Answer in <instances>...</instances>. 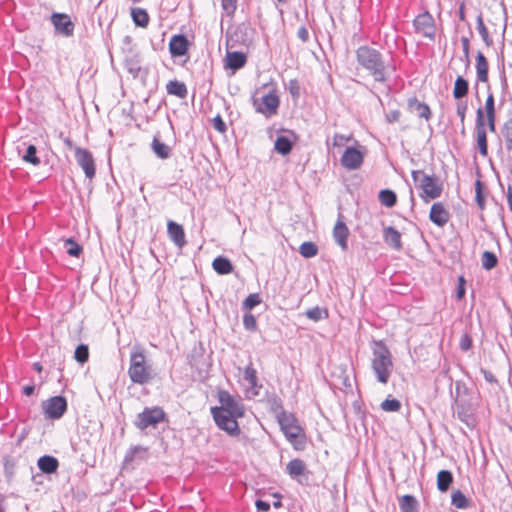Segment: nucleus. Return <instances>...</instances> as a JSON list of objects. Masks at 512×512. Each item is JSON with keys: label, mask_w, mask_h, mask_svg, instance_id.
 Masks as SVG:
<instances>
[{"label": "nucleus", "mask_w": 512, "mask_h": 512, "mask_svg": "<svg viewBox=\"0 0 512 512\" xmlns=\"http://www.w3.org/2000/svg\"><path fill=\"white\" fill-rule=\"evenodd\" d=\"M128 375L131 382L138 385L148 384L155 378L151 365L146 363L144 350L139 346L133 347L130 353Z\"/></svg>", "instance_id": "1"}, {"label": "nucleus", "mask_w": 512, "mask_h": 512, "mask_svg": "<svg viewBox=\"0 0 512 512\" xmlns=\"http://www.w3.org/2000/svg\"><path fill=\"white\" fill-rule=\"evenodd\" d=\"M372 353V370L380 383L387 384L393 371L391 353L381 341L373 343Z\"/></svg>", "instance_id": "2"}, {"label": "nucleus", "mask_w": 512, "mask_h": 512, "mask_svg": "<svg viewBox=\"0 0 512 512\" xmlns=\"http://www.w3.org/2000/svg\"><path fill=\"white\" fill-rule=\"evenodd\" d=\"M357 60L359 65L369 71L376 81L386 80L387 67L377 50L367 46L360 47L357 50Z\"/></svg>", "instance_id": "3"}, {"label": "nucleus", "mask_w": 512, "mask_h": 512, "mask_svg": "<svg viewBox=\"0 0 512 512\" xmlns=\"http://www.w3.org/2000/svg\"><path fill=\"white\" fill-rule=\"evenodd\" d=\"M412 178L416 186L421 190L420 197L425 202L441 196L442 185L434 176L427 175L421 170H414L412 171Z\"/></svg>", "instance_id": "4"}, {"label": "nucleus", "mask_w": 512, "mask_h": 512, "mask_svg": "<svg viewBox=\"0 0 512 512\" xmlns=\"http://www.w3.org/2000/svg\"><path fill=\"white\" fill-rule=\"evenodd\" d=\"M281 430L285 434L287 440L295 449L303 448L301 428L296 423V419L292 414L282 411L277 416Z\"/></svg>", "instance_id": "5"}, {"label": "nucleus", "mask_w": 512, "mask_h": 512, "mask_svg": "<svg viewBox=\"0 0 512 512\" xmlns=\"http://www.w3.org/2000/svg\"><path fill=\"white\" fill-rule=\"evenodd\" d=\"M166 420L167 415L163 408L159 406L145 407L142 412L137 414L134 426L140 431H144L149 427L156 428L159 423Z\"/></svg>", "instance_id": "6"}, {"label": "nucleus", "mask_w": 512, "mask_h": 512, "mask_svg": "<svg viewBox=\"0 0 512 512\" xmlns=\"http://www.w3.org/2000/svg\"><path fill=\"white\" fill-rule=\"evenodd\" d=\"M211 414L219 429L227 432L231 436H237L240 434L239 425L237 419L239 417L232 416L229 413L218 409L217 406L211 407Z\"/></svg>", "instance_id": "7"}, {"label": "nucleus", "mask_w": 512, "mask_h": 512, "mask_svg": "<svg viewBox=\"0 0 512 512\" xmlns=\"http://www.w3.org/2000/svg\"><path fill=\"white\" fill-rule=\"evenodd\" d=\"M218 400L221 404V406H219L218 409H223L224 412L229 413L232 416H244L245 408L241 399L232 396L226 390H220L218 392Z\"/></svg>", "instance_id": "8"}, {"label": "nucleus", "mask_w": 512, "mask_h": 512, "mask_svg": "<svg viewBox=\"0 0 512 512\" xmlns=\"http://www.w3.org/2000/svg\"><path fill=\"white\" fill-rule=\"evenodd\" d=\"M67 406L65 397L61 395L53 396L43 403L44 414L48 419H60L67 411Z\"/></svg>", "instance_id": "9"}, {"label": "nucleus", "mask_w": 512, "mask_h": 512, "mask_svg": "<svg viewBox=\"0 0 512 512\" xmlns=\"http://www.w3.org/2000/svg\"><path fill=\"white\" fill-rule=\"evenodd\" d=\"M75 159L83 169L85 176L92 179L95 176V162L92 153L84 148L75 147Z\"/></svg>", "instance_id": "10"}, {"label": "nucleus", "mask_w": 512, "mask_h": 512, "mask_svg": "<svg viewBox=\"0 0 512 512\" xmlns=\"http://www.w3.org/2000/svg\"><path fill=\"white\" fill-rule=\"evenodd\" d=\"M364 160V151L355 147H347L341 156V164L348 170H357Z\"/></svg>", "instance_id": "11"}, {"label": "nucleus", "mask_w": 512, "mask_h": 512, "mask_svg": "<svg viewBox=\"0 0 512 512\" xmlns=\"http://www.w3.org/2000/svg\"><path fill=\"white\" fill-rule=\"evenodd\" d=\"M476 135H477V146L482 156H487V135L485 129V119L482 108H478L476 112Z\"/></svg>", "instance_id": "12"}, {"label": "nucleus", "mask_w": 512, "mask_h": 512, "mask_svg": "<svg viewBox=\"0 0 512 512\" xmlns=\"http://www.w3.org/2000/svg\"><path fill=\"white\" fill-rule=\"evenodd\" d=\"M51 22L54 25L56 32L59 34L66 37L73 35L75 26L69 15L64 13H53L51 15Z\"/></svg>", "instance_id": "13"}, {"label": "nucleus", "mask_w": 512, "mask_h": 512, "mask_svg": "<svg viewBox=\"0 0 512 512\" xmlns=\"http://www.w3.org/2000/svg\"><path fill=\"white\" fill-rule=\"evenodd\" d=\"M414 26L417 32L423 36L433 39L435 34L434 20L429 13H422L414 20Z\"/></svg>", "instance_id": "14"}, {"label": "nucleus", "mask_w": 512, "mask_h": 512, "mask_svg": "<svg viewBox=\"0 0 512 512\" xmlns=\"http://www.w3.org/2000/svg\"><path fill=\"white\" fill-rule=\"evenodd\" d=\"M189 41L183 34L172 36L169 42V52L172 57H181L188 52Z\"/></svg>", "instance_id": "15"}, {"label": "nucleus", "mask_w": 512, "mask_h": 512, "mask_svg": "<svg viewBox=\"0 0 512 512\" xmlns=\"http://www.w3.org/2000/svg\"><path fill=\"white\" fill-rule=\"evenodd\" d=\"M279 103V98L275 93H268L262 97L261 104L256 111L269 117L277 113Z\"/></svg>", "instance_id": "16"}, {"label": "nucleus", "mask_w": 512, "mask_h": 512, "mask_svg": "<svg viewBox=\"0 0 512 512\" xmlns=\"http://www.w3.org/2000/svg\"><path fill=\"white\" fill-rule=\"evenodd\" d=\"M124 64L128 72L134 77L139 75L141 70V57L139 53L133 49V47H130L127 51H125Z\"/></svg>", "instance_id": "17"}, {"label": "nucleus", "mask_w": 512, "mask_h": 512, "mask_svg": "<svg viewBox=\"0 0 512 512\" xmlns=\"http://www.w3.org/2000/svg\"><path fill=\"white\" fill-rule=\"evenodd\" d=\"M429 219L439 227H443L449 221V212L441 202L434 203L431 207Z\"/></svg>", "instance_id": "18"}, {"label": "nucleus", "mask_w": 512, "mask_h": 512, "mask_svg": "<svg viewBox=\"0 0 512 512\" xmlns=\"http://www.w3.org/2000/svg\"><path fill=\"white\" fill-rule=\"evenodd\" d=\"M167 233L171 241H173L177 247L182 248L186 245L185 232L180 224L169 221L167 224Z\"/></svg>", "instance_id": "19"}, {"label": "nucleus", "mask_w": 512, "mask_h": 512, "mask_svg": "<svg viewBox=\"0 0 512 512\" xmlns=\"http://www.w3.org/2000/svg\"><path fill=\"white\" fill-rule=\"evenodd\" d=\"M246 56L242 52H228L226 55V67L236 71L246 64Z\"/></svg>", "instance_id": "20"}, {"label": "nucleus", "mask_w": 512, "mask_h": 512, "mask_svg": "<svg viewBox=\"0 0 512 512\" xmlns=\"http://www.w3.org/2000/svg\"><path fill=\"white\" fill-rule=\"evenodd\" d=\"M348 228L342 221H338L333 229V237L336 243L345 250L347 248Z\"/></svg>", "instance_id": "21"}, {"label": "nucleus", "mask_w": 512, "mask_h": 512, "mask_svg": "<svg viewBox=\"0 0 512 512\" xmlns=\"http://www.w3.org/2000/svg\"><path fill=\"white\" fill-rule=\"evenodd\" d=\"M38 468L46 474H51L56 472L59 466L58 460L49 455H44L38 459Z\"/></svg>", "instance_id": "22"}, {"label": "nucleus", "mask_w": 512, "mask_h": 512, "mask_svg": "<svg viewBox=\"0 0 512 512\" xmlns=\"http://www.w3.org/2000/svg\"><path fill=\"white\" fill-rule=\"evenodd\" d=\"M385 242L396 250H400L402 247L401 234L393 227H387L384 230Z\"/></svg>", "instance_id": "23"}, {"label": "nucleus", "mask_w": 512, "mask_h": 512, "mask_svg": "<svg viewBox=\"0 0 512 512\" xmlns=\"http://www.w3.org/2000/svg\"><path fill=\"white\" fill-rule=\"evenodd\" d=\"M213 269L220 275H226L233 271V265L231 261L223 256H218L213 260Z\"/></svg>", "instance_id": "24"}, {"label": "nucleus", "mask_w": 512, "mask_h": 512, "mask_svg": "<svg viewBox=\"0 0 512 512\" xmlns=\"http://www.w3.org/2000/svg\"><path fill=\"white\" fill-rule=\"evenodd\" d=\"M408 106L412 112H416L417 115L421 118L428 120L430 118L431 112L428 105L418 101L416 98L409 99Z\"/></svg>", "instance_id": "25"}, {"label": "nucleus", "mask_w": 512, "mask_h": 512, "mask_svg": "<svg viewBox=\"0 0 512 512\" xmlns=\"http://www.w3.org/2000/svg\"><path fill=\"white\" fill-rule=\"evenodd\" d=\"M131 17L136 26L145 28L149 23V15L147 11L140 7L131 9Z\"/></svg>", "instance_id": "26"}, {"label": "nucleus", "mask_w": 512, "mask_h": 512, "mask_svg": "<svg viewBox=\"0 0 512 512\" xmlns=\"http://www.w3.org/2000/svg\"><path fill=\"white\" fill-rule=\"evenodd\" d=\"M151 147L158 158L167 159L170 157L171 148L165 143L161 142L157 136L153 138Z\"/></svg>", "instance_id": "27"}, {"label": "nucleus", "mask_w": 512, "mask_h": 512, "mask_svg": "<svg viewBox=\"0 0 512 512\" xmlns=\"http://www.w3.org/2000/svg\"><path fill=\"white\" fill-rule=\"evenodd\" d=\"M477 78L481 82L488 80V63L485 56L479 52L476 58Z\"/></svg>", "instance_id": "28"}, {"label": "nucleus", "mask_w": 512, "mask_h": 512, "mask_svg": "<svg viewBox=\"0 0 512 512\" xmlns=\"http://www.w3.org/2000/svg\"><path fill=\"white\" fill-rule=\"evenodd\" d=\"M401 512H418V502L412 495H404L399 499Z\"/></svg>", "instance_id": "29"}, {"label": "nucleus", "mask_w": 512, "mask_h": 512, "mask_svg": "<svg viewBox=\"0 0 512 512\" xmlns=\"http://www.w3.org/2000/svg\"><path fill=\"white\" fill-rule=\"evenodd\" d=\"M292 147V140L289 137L283 135L278 136L274 144L275 150L281 155L289 154L292 150Z\"/></svg>", "instance_id": "30"}, {"label": "nucleus", "mask_w": 512, "mask_h": 512, "mask_svg": "<svg viewBox=\"0 0 512 512\" xmlns=\"http://www.w3.org/2000/svg\"><path fill=\"white\" fill-rule=\"evenodd\" d=\"M286 471L292 478H297L304 474L305 464L300 459H293L287 464Z\"/></svg>", "instance_id": "31"}, {"label": "nucleus", "mask_w": 512, "mask_h": 512, "mask_svg": "<svg viewBox=\"0 0 512 512\" xmlns=\"http://www.w3.org/2000/svg\"><path fill=\"white\" fill-rule=\"evenodd\" d=\"M167 93L170 95H175L180 98H184L187 95V87L183 82L173 80L170 81L167 86Z\"/></svg>", "instance_id": "32"}, {"label": "nucleus", "mask_w": 512, "mask_h": 512, "mask_svg": "<svg viewBox=\"0 0 512 512\" xmlns=\"http://www.w3.org/2000/svg\"><path fill=\"white\" fill-rule=\"evenodd\" d=\"M453 481V476L448 470H441L437 475V488L441 492L448 490L450 484Z\"/></svg>", "instance_id": "33"}, {"label": "nucleus", "mask_w": 512, "mask_h": 512, "mask_svg": "<svg viewBox=\"0 0 512 512\" xmlns=\"http://www.w3.org/2000/svg\"><path fill=\"white\" fill-rule=\"evenodd\" d=\"M22 160L34 166H38L41 163L40 158L37 156V148L35 145L30 144L26 147L25 153L22 155Z\"/></svg>", "instance_id": "34"}, {"label": "nucleus", "mask_w": 512, "mask_h": 512, "mask_svg": "<svg viewBox=\"0 0 512 512\" xmlns=\"http://www.w3.org/2000/svg\"><path fill=\"white\" fill-rule=\"evenodd\" d=\"M468 93V82L461 76L454 83L453 96L456 99L464 97Z\"/></svg>", "instance_id": "35"}, {"label": "nucleus", "mask_w": 512, "mask_h": 512, "mask_svg": "<svg viewBox=\"0 0 512 512\" xmlns=\"http://www.w3.org/2000/svg\"><path fill=\"white\" fill-rule=\"evenodd\" d=\"M379 201L382 205L386 207H393L396 204L397 197L396 194L389 189H383L379 192Z\"/></svg>", "instance_id": "36"}, {"label": "nucleus", "mask_w": 512, "mask_h": 512, "mask_svg": "<svg viewBox=\"0 0 512 512\" xmlns=\"http://www.w3.org/2000/svg\"><path fill=\"white\" fill-rule=\"evenodd\" d=\"M451 502L458 509H465L469 506V500L460 490L453 491Z\"/></svg>", "instance_id": "37"}, {"label": "nucleus", "mask_w": 512, "mask_h": 512, "mask_svg": "<svg viewBox=\"0 0 512 512\" xmlns=\"http://www.w3.org/2000/svg\"><path fill=\"white\" fill-rule=\"evenodd\" d=\"M243 379L247 382L248 386L252 389L257 387V372L252 365H248L244 369Z\"/></svg>", "instance_id": "38"}, {"label": "nucleus", "mask_w": 512, "mask_h": 512, "mask_svg": "<svg viewBox=\"0 0 512 512\" xmlns=\"http://www.w3.org/2000/svg\"><path fill=\"white\" fill-rule=\"evenodd\" d=\"M64 247L66 248L67 254L72 257H79L83 250L73 238L66 239L64 241Z\"/></svg>", "instance_id": "39"}, {"label": "nucleus", "mask_w": 512, "mask_h": 512, "mask_svg": "<svg viewBox=\"0 0 512 512\" xmlns=\"http://www.w3.org/2000/svg\"><path fill=\"white\" fill-rule=\"evenodd\" d=\"M300 254L305 258H310L318 253V247L313 242H304L299 248Z\"/></svg>", "instance_id": "40"}, {"label": "nucleus", "mask_w": 512, "mask_h": 512, "mask_svg": "<svg viewBox=\"0 0 512 512\" xmlns=\"http://www.w3.org/2000/svg\"><path fill=\"white\" fill-rule=\"evenodd\" d=\"M74 358L80 364H84L85 362H87L89 359L88 346L85 344L78 345L74 352Z\"/></svg>", "instance_id": "41"}, {"label": "nucleus", "mask_w": 512, "mask_h": 512, "mask_svg": "<svg viewBox=\"0 0 512 512\" xmlns=\"http://www.w3.org/2000/svg\"><path fill=\"white\" fill-rule=\"evenodd\" d=\"M482 266L486 270H491L497 264V257L490 251H484L481 258Z\"/></svg>", "instance_id": "42"}, {"label": "nucleus", "mask_w": 512, "mask_h": 512, "mask_svg": "<svg viewBox=\"0 0 512 512\" xmlns=\"http://www.w3.org/2000/svg\"><path fill=\"white\" fill-rule=\"evenodd\" d=\"M261 297L258 293L249 294L243 301V309L252 310L254 307L261 303Z\"/></svg>", "instance_id": "43"}, {"label": "nucleus", "mask_w": 512, "mask_h": 512, "mask_svg": "<svg viewBox=\"0 0 512 512\" xmlns=\"http://www.w3.org/2000/svg\"><path fill=\"white\" fill-rule=\"evenodd\" d=\"M401 408V403L397 399H385L381 403V409L385 412H397Z\"/></svg>", "instance_id": "44"}, {"label": "nucleus", "mask_w": 512, "mask_h": 512, "mask_svg": "<svg viewBox=\"0 0 512 512\" xmlns=\"http://www.w3.org/2000/svg\"><path fill=\"white\" fill-rule=\"evenodd\" d=\"M238 0H221V7L224 13L231 17L235 14Z\"/></svg>", "instance_id": "45"}, {"label": "nucleus", "mask_w": 512, "mask_h": 512, "mask_svg": "<svg viewBox=\"0 0 512 512\" xmlns=\"http://www.w3.org/2000/svg\"><path fill=\"white\" fill-rule=\"evenodd\" d=\"M502 134L505 138L507 149L512 150V119L505 123Z\"/></svg>", "instance_id": "46"}, {"label": "nucleus", "mask_w": 512, "mask_h": 512, "mask_svg": "<svg viewBox=\"0 0 512 512\" xmlns=\"http://www.w3.org/2000/svg\"><path fill=\"white\" fill-rule=\"evenodd\" d=\"M243 325L246 330L254 332L257 329V321L254 315L246 313L243 316Z\"/></svg>", "instance_id": "47"}, {"label": "nucleus", "mask_w": 512, "mask_h": 512, "mask_svg": "<svg viewBox=\"0 0 512 512\" xmlns=\"http://www.w3.org/2000/svg\"><path fill=\"white\" fill-rule=\"evenodd\" d=\"M212 125L213 128L220 133H225L227 130L226 123L220 115H217L212 119Z\"/></svg>", "instance_id": "48"}, {"label": "nucleus", "mask_w": 512, "mask_h": 512, "mask_svg": "<svg viewBox=\"0 0 512 512\" xmlns=\"http://www.w3.org/2000/svg\"><path fill=\"white\" fill-rule=\"evenodd\" d=\"M287 89L289 91V93L292 95V97L294 98H298L299 95H300V86H299V83L296 79H291L289 80L288 84H287Z\"/></svg>", "instance_id": "49"}, {"label": "nucleus", "mask_w": 512, "mask_h": 512, "mask_svg": "<svg viewBox=\"0 0 512 512\" xmlns=\"http://www.w3.org/2000/svg\"><path fill=\"white\" fill-rule=\"evenodd\" d=\"M486 115H495L494 96L489 94L485 102Z\"/></svg>", "instance_id": "50"}, {"label": "nucleus", "mask_w": 512, "mask_h": 512, "mask_svg": "<svg viewBox=\"0 0 512 512\" xmlns=\"http://www.w3.org/2000/svg\"><path fill=\"white\" fill-rule=\"evenodd\" d=\"M306 316L314 321L320 320V308L315 306L305 312Z\"/></svg>", "instance_id": "51"}, {"label": "nucleus", "mask_w": 512, "mask_h": 512, "mask_svg": "<svg viewBox=\"0 0 512 512\" xmlns=\"http://www.w3.org/2000/svg\"><path fill=\"white\" fill-rule=\"evenodd\" d=\"M459 345L463 351H467L472 346V340L467 334H464L460 339Z\"/></svg>", "instance_id": "52"}, {"label": "nucleus", "mask_w": 512, "mask_h": 512, "mask_svg": "<svg viewBox=\"0 0 512 512\" xmlns=\"http://www.w3.org/2000/svg\"><path fill=\"white\" fill-rule=\"evenodd\" d=\"M350 139H351L350 136L336 134L333 138V145L334 146H343L344 144L349 142Z\"/></svg>", "instance_id": "53"}, {"label": "nucleus", "mask_w": 512, "mask_h": 512, "mask_svg": "<svg viewBox=\"0 0 512 512\" xmlns=\"http://www.w3.org/2000/svg\"><path fill=\"white\" fill-rule=\"evenodd\" d=\"M477 29L484 40L488 38V31L484 25L482 17L479 16L477 19Z\"/></svg>", "instance_id": "54"}, {"label": "nucleus", "mask_w": 512, "mask_h": 512, "mask_svg": "<svg viewBox=\"0 0 512 512\" xmlns=\"http://www.w3.org/2000/svg\"><path fill=\"white\" fill-rule=\"evenodd\" d=\"M140 450H145V449L141 446L132 447L129 451H127V453L124 457V461L131 462L134 459L135 453Z\"/></svg>", "instance_id": "55"}, {"label": "nucleus", "mask_w": 512, "mask_h": 512, "mask_svg": "<svg viewBox=\"0 0 512 512\" xmlns=\"http://www.w3.org/2000/svg\"><path fill=\"white\" fill-rule=\"evenodd\" d=\"M400 118V112L398 110H392L386 113V121L388 123H394L399 121Z\"/></svg>", "instance_id": "56"}, {"label": "nucleus", "mask_w": 512, "mask_h": 512, "mask_svg": "<svg viewBox=\"0 0 512 512\" xmlns=\"http://www.w3.org/2000/svg\"><path fill=\"white\" fill-rule=\"evenodd\" d=\"M467 110V104L463 102H459L457 104V115L459 116L462 123H464L465 120V114Z\"/></svg>", "instance_id": "57"}, {"label": "nucleus", "mask_w": 512, "mask_h": 512, "mask_svg": "<svg viewBox=\"0 0 512 512\" xmlns=\"http://www.w3.org/2000/svg\"><path fill=\"white\" fill-rule=\"evenodd\" d=\"M476 201H477V204L479 205V207L481 209H483V207H484V199H483V196L481 194V183H480V181L476 182Z\"/></svg>", "instance_id": "58"}, {"label": "nucleus", "mask_w": 512, "mask_h": 512, "mask_svg": "<svg viewBox=\"0 0 512 512\" xmlns=\"http://www.w3.org/2000/svg\"><path fill=\"white\" fill-rule=\"evenodd\" d=\"M258 512H267L270 509V504L264 500L258 499L255 503Z\"/></svg>", "instance_id": "59"}, {"label": "nucleus", "mask_w": 512, "mask_h": 512, "mask_svg": "<svg viewBox=\"0 0 512 512\" xmlns=\"http://www.w3.org/2000/svg\"><path fill=\"white\" fill-rule=\"evenodd\" d=\"M297 35L303 42H306L309 38V32L307 28L303 26L298 29Z\"/></svg>", "instance_id": "60"}, {"label": "nucleus", "mask_w": 512, "mask_h": 512, "mask_svg": "<svg viewBox=\"0 0 512 512\" xmlns=\"http://www.w3.org/2000/svg\"><path fill=\"white\" fill-rule=\"evenodd\" d=\"M464 294H465L464 279H463V277H460L459 278V285H458V288H457V298L458 299L463 298Z\"/></svg>", "instance_id": "61"}, {"label": "nucleus", "mask_w": 512, "mask_h": 512, "mask_svg": "<svg viewBox=\"0 0 512 512\" xmlns=\"http://www.w3.org/2000/svg\"><path fill=\"white\" fill-rule=\"evenodd\" d=\"M481 371H482L483 376H484V378H485V380H486L487 382H489V383H495V382H496V378H495V376L493 375V373H491V372H490V371H488V370H484V369H482Z\"/></svg>", "instance_id": "62"}, {"label": "nucleus", "mask_w": 512, "mask_h": 512, "mask_svg": "<svg viewBox=\"0 0 512 512\" xmlns=\"http://www.w3.org/2000/svg\"><path fill=\"white\" fill-rule=\"evenodd\" d=\"M462 46H463V52L466 58L469 56V39L467 37L461 38Z\"/></svg>", "instance_id": "63"}, {"label": "nucleus", "mask_w": 512, "mask_h": 512, "mask_svg": "<svg viewBox=\"0 0 512 512\" xmlns=\"http://www.w3.org/2000/svg\"><path fill=\"white\" fill-rule=\"evenodd\" d=\"M488 128L491 132L495 131V115H486Z\"/></svg>", "instance_id": "64"}]
</instances>
